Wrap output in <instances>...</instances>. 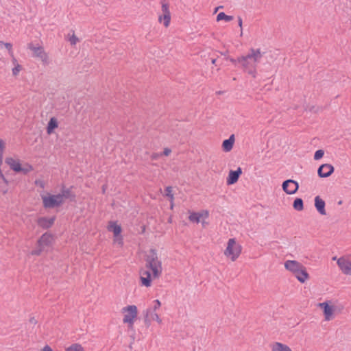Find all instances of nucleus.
I'll list each match as a JSON object with an SVG mask.
<instances>
[{"instance_id": "nucleus-57", "label": "nucleus", "mask_w": 351, "mask_h": 351, "mask_svg": "<svg viewBox=\"0 0 351 351\" xmlns=\"http://www.w3.org/2000/svg\"><path fill=\"white\" fill-rule=\"evenodd\" d=\"M202 223L204 226H206V223H204V221H202Z\"/></svg>"}, {"instance_id": "nucleus-55", "label": "nucleus", "mask_w": 351, "mask_h": 351, "mask_svg": "<svg viewBox=\"0 0 351 351\" xmlns=\"http://www.w3.org/2000/svg\"><path fill=\"white\" fill-rule=\"evenodd\" d=\"M341 204H342V201L341 200L339 201L338 204L341 205Z\"/></svg>"}, {"instance_id": "nucleus-40", "label": "nucleus", "mask_w": 351, "mask_h": 351, "mask_svg": "<svg viewBox=\"0 0 351 351\" xmlns=\"http://www.w3.org/2000/svg\"><path fill=\"white\" fill-rule=\"evenodd\" d=\"M151 316H152V319L153 320H156L157 322H158L159 324H160L162 322V320L159 317V315L155 313V312H152L150 313Z\"/></svg>"}, {"instance_id": "nucleus-44", "label": "nucleus", "mask_w": 351, "mask_h": 351, "mask_svg": "<svg viewBox=\"0 0 351 351\" xmlns=\"http://www.w3.org/2000/svg\"><path fill=\"white\" fill-rule=\"evenodd\" d=\"M238 25L241 27V36H242V34H243V31H242L243 21H242V19L241 16H238Z\"/></svg>"}, {"instance_id": "nucleus-3", "label": "nucleus", "mask_w": 351, "mask_h": 351, "mask_svg": "<svg viewBox=\"0 0 351 351\" xmlns=\"http://www.w3.org/2000/svg\"><path fill=\"white\" fill-rule=\"evenodd\" d=\"M43 206L45 209H51L62 206L64 201L61 200L59 194L53 195L47 193V195H41Z\"/></svg>"}, {"instance_id": "nucleus-20", "label": "nucleus", "mask_w": 351, "mask_h": 351, "mask_svg": "<svg viewBox=\"0 0 351 351\" xmlns=\"http://www.w3.org/2000/svg\"><path fill=\"white\" fill-rule=\"evenodd\" d=\"M265 52H261L260 49H254L251 48L250 49V53L247 54V58H252L253 62H259L261 58L263 57Z\"/></svg>"}, {"instance_id": "nucleus-46", "label": "nucleus", "mask_w": 351, "mask_h": 351, "mask_svg": "<svg viewBox=\"0 0 351 351\" xmlns=\"http://www.w3.org/2000/svg\"><path fill=\"white\" fill-rule=\"evenodd\" d=\"M29 323L34 324V325H36L38 323L37 320L35 319L34 317H31L29 319Z\"/></svg>"}, {"instance_id": "nucleus-42", "label": "nucleus", "mask_w": 351, "mask_h": 351, "mask_svg": "<svg viewBox=\"0 0 351 351\" xmlns=\"http://www.w3.org/2000/svg\"><path fill=\"white\" fill-rule=\"evenodd\" d=\"M171 149L168 147H166L164 149L163 152L160 154V155L168 156L171 154Z\"/></svg>"}, {"instance_id": "nucleus-47", "label": "nucleus", "mask_w": 351, "mask_h": 351, "mask_svg": "<svg viewBox=\"0 0 351 351\" xmlns=\"http://www.w3.org/2000/svg\"><path fill=\"white\" fill-rule=\"evenodd\" d=\"M160 155L157 153H153L151 156L152 160H157Z\"/></svg>"}, {"instance_id": "nucleus-34", "label": "nucleus", "mask_w": 351, "mask_h": 351, "mask_svg": "<svg viewBox=\"0 0 351 351\" xmlns=\"http://www.w3.org/2000/svg\"><path fill=\"white\" fill-rule=\"evenodd\" d=\"M324 155V151L323 149H317L315 154L313 158L315 160H319L323 158Z\"/></svg>"}, {"instance_id": "nucleus-21", "label": "nucleus", "mask_w": 351, "mask_h": 351, "mask_svg": "<svg viewBox=\"0 0 351 351\" xmlns=\"http://www.w3.org/2000/svg\"><path fill=\"white\" fill-rule=\"evenodd\" d=\"M293 274L297 280L301 283H304L305 281L309 278L308 273L304 265L302 268H300L298 271H296Z\"/></svg>"}, {"instance_id": "nucleus-32", "label": "nucleus", "mask_w": 351, "mask_h": 351, "mask_svg": "<svg viewBox=\"0 0 351 351\" xmlns=\"http://www.w3.org/2000/svg\"><path fill=\"white\" fill-rule=\"evenodd\" d=\"M161 4H162V14L171 15V13L169 11V5L167 2H166V0H162Z\"/></svg>"}, {"instance_id": "nucleus-27", "label": "nucleus", "mask_w": 351, "mask_h": 351, "mask_svg": "<svg viewBox=\"0 0 351 351\" xmlns=\"http://www.w3.org/2000/svg\"><path fill=\"white\" fill-rule=\"evenodd\" d=\"M158 21L163 22L164 26L168 27L171 22V15L162 14L158 16Z\"/></svg>"}, {"instance_id": "nucleus-7", "label": "nucleus", "mask_w": 351, "mask_h": 351, "mask_svg": "<svg viewBox=\"0 0 351 351\" xmlns=\"http://www.w3.org/2000/svg\"><path fill=\"white\" fill-rule=\"evenodd\" d=\"M109 232L113 233L114 242L117 243L120 246L123 245V238L121 234L122 227L118 223L117 221H110L107 226Z\"/></svg>"}, {"instance_id": "nucleus-35", "label": "nucleus", "mask_w": 351, "mask_h": 351, "mask_svg": "<svg viewBox=\"0 0 351 351\" xmlns=\"http://www.w3.org/2000/svg\"><path fill=\"white\" fill-rule=\"evenodd\" d=\"M44 247H38L31 252V254L34 256H40L43 251Z\"/></svg>"}, {"instance_id": "nucleus-22", "label": "nucleus", "mask_w": 351, "mask_h": 351, "mask_svg": "<svg viewBox=\"0 0 351 351\" xmlns=\"http://www.w3.org/2000/svg\"><path fill=\"white\" fill-rule=\"evenodd\" d=\"M58 128V119L55 117H51L46 127V132L48 135H51L54 133L56 128Z\"/></svg>"}, {"instance_id": "nucleus-2", "label": "nucleus", "mask_w": 351, "mask_h": 351, "mask_svg": "<svg viewBox=\"0 0 351 351\" xmlns=\"http://www.w3.org/2000/svg\"><path fill=\"white\" fill-rule=\"evenodd\" d=\"M5 162L10 166L15 173H21L24 175H27L28 173L34 170L32 165L26 162L23 167L19 160H15L12 157H7L5 159Z\"/></svg>"}, {"instance_id": "nucleus-51", "label": "nucleus", "mask_w": 351, "mask_h": 351, "mask_svg": "<svg viewBox=\"0 0 351 351\" xmlns=\"http://www.w3.org/2000/svg\"><path fill=\"white\" fill-rule=\"evenodd\" d=\"M8 191V189L6 188V189H4L2 190V193L3 195H5Z\"/></svg>"}, {"instance_id": "nucleus-18", "label": "nucleus", "mask_w": 351, "mask_h": 351, "mask_svg": "<svg viewBox=\"0 0 351 351\" xmlns=\"http://www.w3.org/2000/svg\"><path fill=\"white\" fill-rule=\"evenodd\" d=\"M285 267L286 269L295 274L296 271H298L300 268L303 267V265L297 261L288 260L285 263Z\"/></svg>"}, {"instance_id": "nucleus-48", "label": "nucleus", "mask_w": 351, "mask_h": 351, "mask_svg": "<svg viewBox=\"0 0 351 351\" xmlns=\"http://www.w3.org/2000/svg\"><path fill=\"white\" fill-rule=\"evenodd\" d=\"M200 213H203V217L204 218L208 217L209 213L208 211L206 210H203Z\"/></svg>"}, {"instance_id": "nucleus-31", "label": "nucleus", "mask_w": 351, "mask_h": 351, "mask_svg": "<svg viewBox=\"0 0 351 351\" xmlns=\"http://www.w3.org/2000/svg\"><path fill=\"white\" fill-rule=\"evenodd\" d=\"M152 313V311L150 308H147L145 311V315H144V323L146 326V328H148L151 325V319L149 318V316L150 313Z\"/></svg>"}, {"instance_id": "nucleus-11", "label": "nucleus", "mask_w": 351, "mask_h": 351, "mask_svg": "<svg viewBox=\"0 0 351 351\" xmlns=\"http://www.w3.org/2000/svg\"><path fill=\"white\" fill-rule=\"evenodd\" d=\"M74 188V186H71L69 188H66L64 184H62L60 193H58L60 195L61 200L68 199L71 202H76V194L72 191V189Z\"/></svg>"}, {"instance_id": "nucleus-49", "label": "nucleus", "mask_w": 351, "mask_h": 351, "mask_svg": "<svg viewBox=\"0 0 351 351\" xmlns=\"http://www.w3.org/2000/svg\"><path fill=\"white\" fill-rule=\"evenodd\" d=\"M42 351H53V350H52V348L49 346L46 345L42 349Z\"/></svg>"}, {"instance_id": "nucleus-5", "label": "nucleus", "mask_w": 351, "mask_h": 351, "mask_svg": "<svg viewBox=\"0 0 351 351\" xmlns=\"http://www.w3.org/2000/svg\"><path fill=\"white\" fill-rule=\"evenodd\" d=\"M122 313H127L124 315L123 322L128 324L129 329H132L134 323L138 315V309L135 305H128L122 308Z\"/></svg>"}, {"instance_id": "nucleus-37", "label": "nucleus", "mask_w": 351, "mask_h": 351, "mask_svg": "<svg viewBox=\"0 0 351 351\" xmlns=\"http://www.w3.org/2000/svg\"><path fill=\"white\" fill-rule=\"evenodd\" d=\"M22 69L21 65L17 64L13 69H12V74L14 76H16L20 71Z\"/></svg>"}, {"instance_id": "nucleus-14", "label": "nucleus", "mask_w": 351, "mask_h": 351, "mask_svg": "<svg viewBox=\"0 0 351 351\" xmlns=\"http://www.w3.org/2000/svg\"><path fill=\"white\" fill-rule=\"evenodd\" d=\"M56 219L54 215L51 217H40L38 218L36 222L37 225L43 230H48L53 226Z\"/></svg>"}, {"instance_id": "nucleus-13", "label": "nucleus", "mask_w": 351, "mask_h": 351, "mask_svg": "<svg viewBox=\"0 0 351 351\" xmlns=\"http://www.w3.org/2000/svg\"><path fill=\"white\" fill-rule=\"evenodd\" d=\"M335 171V167L328 163L321 165L317 169V175L319 178H326L330 176Z\"/></svg>"}, {"instance_id": "nucleus-16", "label": "nucleus", "mask_w": 351, "mask_h": 351, "mask_svg": "<svg viewBox=\"0 0 351 351\" xmlns=\"http://www.w3.org/2000/svg\"><path fill=\"white\" fill-rule=\"evenodd\" d=\"M337 265L342 272L346 275L351 273V261L341 257L337 260Z\"/></svg>"}, {"instance_id": "nucleus-29", "label": "nucleus", "mask_w": 351, "mask_h": 351, "mask_svg": "<svg viewBox=\"0 0 351 351\" xmlns=\"http://www.w3.org/2000/svg\"><path fill=\"white\" fill-rule=\"evenodd\" d=\"M65 351H85L83 346L77 343H73L65 348Z\"/></svg>"}, {"instance_id": "nucleus-1", "label": "nucleus", "mask_w": 351, "mask_h": 351, "mask_svg": "<svg viewBox=\"0 0 351 351\" xmlns=\"http://www.w3.org/2000/svg\"><path fill=\"white\" fill-rule=\"evenodd\" d=\"M146 267L152 271L154 278H158L162 274V263L158 260L157 250L152 248L145 256Z\"/></svg>"}, {"instance_id": "nucleus-28", "label": "nucleus", "mask_w": 351, "mask_h": 351, "mask_svg": "<svg viewBox=\"0 0 351 351\" xmlns=\"http://www.w3.org/2000/svg\"><path fill=\"white\" fill-rule=\"evenodd\" d=\"M233 19H234L233 16L227 15L226 14H225L223 12H219L217 16V21L224 20L226 22H230V21H232Z\"/></svg>"}, {"instance_id": "nucleus-26", "label": "nucleus", "mask_w": 351, "mask_h": 351, "mask_svg": "<svg viewBox=\"0 0 351 351\" xmlns=\"http://www.w3.org/2000/svg\"><path fill=\"white\" fill-rule=\"evenodd\" d=\"M203 217V213L191 212L190 215L189 216V219L190 221L193 223H199L200 219Z\"/></svg>"}, {"instance_id": "nucleus-53", "label": "nucleus", "mask_w": 351, "mask_h": 351, "mask_svg": "<svg viewBox=\"0 0 351 351\" xmlns=\"http://www.w3.org/2000/svg\"><path fill=\"white\" fill-rule=\"evenodd\" d=\"M145 230V226H142V232H144Z\"/></svg>"}, {"instance_id": "nucleus-12", "label": "nucleus", "mask_w": 351, "mask_h": 351, "mask_svg": "<svg viewBox=\"0 0 351 351\" xmlns=\"http://www.w3.org/2000/svg\"><path fill=\"white\" fill-rule=\"evenodd\" d=\"M55 240V235L49 232H46L38 239L36 245L38 247H50Z\"/></svg>"}, {"instance_id": "nucleus-8", "label": "nucleus", "mask_w": 351, "mask_h": 351, "mask_svg": "<svg viewBox=\"0 0 351 351\" xmlns=\"http://www.w3.org/2000/svg\"><path fill=\"white\" fill-rule=\"evenodd\" d=\"M331 302L330 300L325 301L322 303H319L318 306H319L322 311L324 315V318L327 321H330L334 317V313L335 311V306L331 305Z\"/></svg>"}, {"instance_id": "nucleus-15", "label": "nucleus", "mask_w": 351, "mask_h": 351, "mask_svg": "<svg viewBox=\"0 0 351 351\" xmlns=\"http://www.w3.org/2000/svg\"><path fill=\"white\" fill-rule=\"evenodd\" d=\"M242 174V169L239 167L237 170H230L226 178L228 185H232L237 183Z\"/></svg>"}, {"instance_id": "nucleus-43", "label": "nucleus", "mask_w": 351, "mask_h": 351, "mask_svg": "<svg viewBox=\"0 0 351 351\" xmlns=\"http://www.w3.org/2000/svg\"><path fill=\"white\" fill-rule=\"evenodd\" d=\"M0 178L1 179L3 180V183L5 184V185H8L10 182L8 181V180L5 178V175L3 174V173H1V174H0Z\"/></svg>"}, {"instance_id": "nucleus-54", "label": "nucleus", "mask_w": 351, "mask_h": 351, "mask_svg": "<svg viewBox=\"0 0 351 351\" xmlns=\"http://www.w3.org/2000/svg\"><path fill=\"white\" fill-rule=\"evenodd\" d=\"M216 93L218 95H221L223 93V91L219 90V91H217Z\"/></svg>"}, {"instance_id": "nucleus-4", "label": "nucleus", "mask_w": 351, "mask_h": 351, "mask_svg": "<svg viewBox=\"0 0 351 351\" xmlns=\"http://www.w3.org/2000/svg\"><path fill=\"white\" fill-rule=\"evenodd\" d=\"M242 247L237 243L235 238L230 239L227 243L226 249L224 251V254L227 257H230L232 261H234L241 254Z\"/></svg>"}, {"instance_id": "nucleus-41", "label": "nucleus", "mask_w": 351, "mask_h": 351, "mask_svg": "<svg viewBox=\"0 0 351 351\" xmlns=\"http://www.w3.org/2000/svg\"><path fill=\"white\" fill-rule=\"evenodd\" d=\"M35 184L42 189H44L45 188V183L43 180H35Z\"/></svg>"}, {"instance_id": "nucleus-58", "label": "nucleus", "mask_w": 351, "mask_h": 351, "mask_svg": "<svg viewBox=\"0 0 351 351\" xmlns=\"http://www.w3.org/2000/svg\"><path fill=\"white\" fill-rule=\"evenodd\" d=\"M103 191L104 192L105 191V188L103 186Z\"/></svg>"}, {"instance_id": "nucleus-17", "label": "nucleus", "mask_w": 351, "mask_h": 351, "mask_svg": "<svg viewBox=\"0 0 351 351\" xmlns=\"http://www.w3.org/2000/svg\"><path fill=\"white\" fill-rule=\"evenodd\" d=\"M140 280L141 285L149 287L152 285V274L149 270L140 271Z\"/></svg>"}, {"instance_id": "nucleus-45", "label": "nucleus", "mask_w": 351, "mask_h": 351, "mask_svg": "<svg viewBox=\"0 0 351 351\" xmlns=\"http://www.w3.org/2000/svg\"><path fill=\"white\" fill-rule=\"evenodd\" d=\"M227 60H229L232 64L236 65L238 63V58L237 59L232 58H227Z\"/></svg>"}, {"instance_id": "nucleus-30", "label": "nucleus", "mask_w": 351, "mask_h": 351, "mask_svg": "<svg viewBox=\"0 0 351 351\" xmlns=\"http://www.w3.org/2000/svg\"><path fill=\"white\" fill-rule=\"evenodd\" d=\"M0 45H4L5 47L8 49L9 54L14 57L13 50H12V44L10 43H5L2 40L0 41ZM16 60L15 58H13V62L15 63Z\"/></svg>"}, {"instance_id": "nucleus-36", "label": "nucleus", "mask_w": 351, "mask_h": 351, "mask_svg": "<svg viewBox=\"0 0 351 351\" xmlns=\"http://www.w3.org/2000/svg\"><path fill=\"white\" fill-rule=\"evenodd\" d=\"M5 149V143L0 138V157H3V152Z\"/></svg>"}, {"instance_id": "nucleus-19", "label": "nucleus", "mask_w": 351, "mask_h": 351, "mask_svg": "<svg viewBox=\"0 0 351 351\" xmlns=\"http://www.w3.org/2000/svg\"><path fill=\"white\" fill-rule=\"evenodd\" d=\"M315 202V207L317 211L322 215H326L325 206L326 203L324 199H322L319 195L316 196L314 199Z\"/></svg>"}, {"instance_id": "nucleus-52", "label": "nucleus", "mask_w": 351, "mask_h": 351, "mask_svg": "<svg viewBox=\"0 0 351 351\" xmlns=\"http://www.w3.org/2000/svg\"><path fill=\"white\" fill-rule=\"evenodd\" d=\"M216 61H217V59L213 58V59H212L211 62H212L213 64H215Z\"/></svg>"}, {"instance_id": "nucleus-6", "label": "nucleus", "mask_w": 351, "mask_h": 351, "mask_svg": "<svg viewBox=\"0 0 351 351\" xmlns=\"http://www.w3.org/2000/svg\"><path fill=\"white\" fill-rule=\"evenodd\" d=\"M238 63L241 64L245 72L252 75L254 78L256 77V62H253L252 58H247V55L241 56L238 57Z\"/></svg>"}, {"instance_id": "nucleus-24", "label": "nucleus", "mask_w": 351, "mask_h": 351, "mask_svg": "<svg viewBox=\"0 0 351 351\" xmlns=\"http://www.w3.org/2000/svg\"><path fill=\"white\" fill-rule=\"evenodd\" d=\"M272 350L273 351H292L288 346L283 344L282 343H279V342H276L274 344Z\"/></svg>"}, {"instance_id": "nucleus-39", "label": "nucleus", "mask_w": 351, "mask_h": 351, "mask_svg": "<svg viewBox=\"0 0 351 351\" xmlns=\"http://www.w3.org/2000/svg\"><path fill=\"white\" fill-rule=\"evenodd\" d=\"M154 306L153 308H150L152 312H155L157 309H158L161 306V302L159 300H155L154 301Z\"/></svg>"}, {"instance_id": "nucleus-50", "label": "nucleus", "mask_w": 351, "mask_h": 351, "mask_svg": "<svg viewBox=\"0 0 351 351\" xmlns=\"http://www.w3.org/2000/svg\"><path fill=\"white\" fill-rule=\"evenodd\" d=\"M223 8V7L222 5H220V6H218V7L215 8V10H214V13H216L218 10H219V9H221Z\"/></svg>"}, {"instance_id": "nucleus-9", "label": "nucleus", "mask_w": 351, "mask_h": 351, "mask_svg": "<svg viewBox=\"0 0 351 351\" xmlns=\"http://www.w3.org/2000/svg\"><path fill=\"white\" fill-rule=\"evenodd\" d=\"M282 188L287 194L293 195L298 192L299 189V184L294 180L288 179L282 182Z\"/></svg>"}, {"instance_id": "nucleus-10", "label": "nucleus", "mask_w": 351, "mask_h": 351, "mask_svg": "<svg viewBox=\"0 0 351 351\" xmlns=\"http://www.w3.org/2000/svg\"><path fill=\"white\" fill-rule=\"evenodd\" d=\"M28 49L33 51V56L34 57L39 58L44 64L49 63L48 56L43 47H35L32 43H29Z\"/></svg>"}, {"instance_id": "nucleus-38", "label": "nucleus", "mask_w": 351, "mask_h": 351, "mask_svg": "<svg viewBox=\"0 0 351 351\" xmlns=\"http://www.w3.org/2000/svg\"><path fill=\"white\" fill-rule=\"evenodd\" d=\"M73 34L71 37L69 39L71 45H75L77 41H79L78 38L74 34V31H73Z\"/></svg>"}, {"instance_id": "nucleus-56", "label": "nucleus", "mask_w": 351, "mask_h": 351, "mask_svg": "<svg viewBox=\"0 0 351 351\" xmlns=\"http://www.w3.org/2000/svg\"><path fill=\"white\" fill-rule=\"evenodd\" d=\"M202 223L204 226H206V223H204V221H202Z\"/></svg>"}, {"instance_id": "nucleus-25", "label": "nucleus", "mask_w": 351, "mask_h": 351, "mask_svg": "<svg viewBox=\"0 0 351 351\" xmlns=\"http://www.w3.org/2000/svg\"><path fill=\"white\" fill-rule=\"evenodd\" d=\"M293 208L298 211H301L304 209V202L300 197H296L293 202Z\"/></svg>"}, {"instance_id": "nucleus-23", "label": "nucleus", "mask_w": 351, "mask_h": 351, "mask_svg": "<svg viewBox=\"0 0 351 351\" xmlns=\"http://www.w3.org/2000/svg\"><path fill=\"white\" fill-rule=\"evenodd\" d=\"M234 134H231L228 139H225L222 143L223 150L226 152L231 151L234 146Z\"/></svg>"}, {"instance_id": "nucleus-33", "label": "nucleus", "mask_w": 351, "mask_h": 351, "mask_svg": "<svg viewBox=\"0 0 351 351\" xmlns=\"http://www.w3.org/2000/svg\"><path fill=\"white\" fill-rule=\"evenodd\" d=\"M172 187L169 186H167L165 189V195L166 197H167L170 201H173V194L172 193Z\"/></svg>"}]
</instances>
